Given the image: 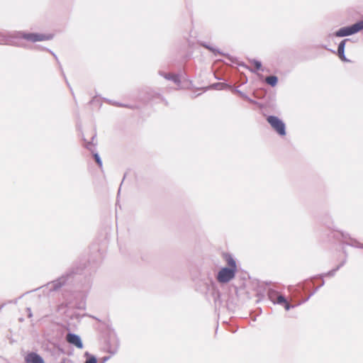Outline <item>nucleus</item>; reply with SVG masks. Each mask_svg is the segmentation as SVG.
<instances>
[{
	"mask_svg": "<svg viewBox=\"0 0 363 363\" xmlns=\"http://www.w3.org/2000/svg\"><path fill=\"white\" fill-rule=\"evenodd\" d=\"M90 277H87L85 267L74 266L69 269L64 274L46 285L50 292L57 291L66 284L80 286V289L86 290L89 287Z\"/></svg>",
	"mask_w": 363,
	"mask_h": 363,
	"instance_id": "nucleus-1",
	"label": "nucleus"
},
{
	"mask_svg": "<svg viewBox=\"0 0 363 363\" xmlns=\"http://www.w3.org/2000/svg\"><path fill=\"white\" fill-rule=\"evenodd\" d=\"M13 38H21L22 39L35 43L44 40H52L54 37L53 34H44L40 33H28L25 31H15L11 35Z\"/></svg>",
	"mask_w": 363,
	"mask_h": 363,
	"instance_id": "nucleus-2",
	"label": "nucleus"
},
{
	"mask_svg": "<svg viewBox=\"0 0 363 363\" xmlns=\"http://www.w3.org/2000/svg\"><path fill=\"white\" fill-rule=\"evenodd\" d=\"M267 295L268 298L274 303L278 304L284 306L286 311H289L291 308H294L295 307L298 306L297 303L295 304H290L286 298L281 294H279V292L272 288H269L267 291Z\"/></svg>",
	"mask_w": 363,
	"mask_h": 363,
	"instance_id": "nucleus-3",
	"label": "nucleus"
},
{
	"mask_svg": "<svg viewBox=\"0 0 363 363\" xmlns=\"http://www.w3.org/2000/svg\"><path fill=\"white\" fill-rule=\"evenodd\" d=\"M199 45H200V46H201V47L207 49L210 52H211L213 54V55H215V56H217L218 55L225 56L228 60H230L233 63L237 64L239 67H242L249 70L250 69V67H249L245 62H238L237 57H233L228 53L223 52L220 49L215 48L204 41L199 42Z\"/></svg>",
	"mask_w": 363,
	"mask_h": 363,
	"instance_id": "nucleus-4",
	"label": "nucleus"
},
{
	"mask_svg": "<svg viewBox=\"0 0 363 363\" xmlns=\"http://www.w3.org/2000/svg\"><path fill=\"white\" fill-rule=\"evenodd\" d=\"M266 120L272 128L281 137L286 135V124L280 118L274 115L267 116Z\"/></svg>",
	"mask_w": 363,
	"mask_h": 363,
	"instance_id": "nucleus-5",
	"label": "nucleus"
},
{
	"mask_svg": "<svg viewBox=\"0 0 363 363\" xmlns=\"http://www.w3.org/2000/svg\"><path fill=\"white\" fill-rule=\"evenodd\" d=\"M237 271L227 267H223L218 271L216 279L220 284H227L233 279Z\"/></svg>",
	"mask_w": 363,
	"mask_h": 363,
	"instance_id": "nucleus-6",
	"label": "nucleus"
},
{
	"mask_svg": "<svg viewBox=\"0 0 363 363\" xmlns=\"http://www.w3.org/2000/svg\"><path fill=\"white\" fill-rule=\"evenodd\" d=\"M336 231L337 233V235H334V237L338 240L341 239L343 245L363 249V244L360 243L357 240L352 238L349 233L340 230Z\"/></svg>",
	"mask_w": 363,
	"mask_h": 363,
	"instance_id": "nucleus-7",
	"label": "nucleus"
},
{
	"mask_svg": "<svg viewBox=\"0 0 363 363\" xmlns=\"http://www.w3.org/2000/svg\"><path fill=\"white\" fill-rule=\"evenodd\" d=\"M96 136V134L95 133L91 137V142H86V140L85 138H83V140L86 143L85 147L86 149H88L91 152L93 159L94 160L95 162L97 164V165L100 168H102V167H103L102 160H101L99 152L94 151V150L93 149V147L96 145V144L94 143V140L95 139Z\"/></svg>",
	"mask_w": 363,
	"mask_h": 363,
	"instance_id": "nucleus-8",
	"label": "nucleus"
},
{
	"mask_svg": "<svg viewBox=\"0 0 363 363\" xmlns=\"http://www.w3.org/2000/svg\"><path fill=\"white\" fill-rule=\"evenodd\" d=\"M356 30L354 26V24L346 26L341 27L333 33L330 34V37L335 36L337 38H343L347 36H350L352 35L356 34Z\"/></svg>",
	"mask_w": 363,
	"mask_h": 363,
	"instance_id": "nucleus-9",
	"label": "nucleus"
},
{
	"mask_svg": "<svg viewBox=\"0 0 363 363\" xmlns=\"http://www.w3.org/2000/svg\"><path fill=\"white\" fill-rule=\"evenodd\" d=\"M15 31L8 33L7 35H4L0 33V45H9L15 47H21L26 48L27 46L26 45H20L16 41L13 40V39H21V38H13L11 36Z\"/></svg>",
	"mask_w": 363,
	"mask_h": 363,
	"instance_id": "nucleus-10",
	"label": "nucleus"
},
{
	"mask_svg": "<svg viewBox=\"0 0 363 363\" xmlns=\"http://www.w3.org/2000/svg\"><path fill=\"white\" fill-rule=\"evenodd\" d=\"M34 48L35 50H45V51L50 52L53 56V57L55 59V60L57 61V64L59 65L60 69L61 71L62 75L63 76L67 86L69 87L72 94L74 96V92H73L72 88L71 87V86H70V84H69V82H68V80H67V77L65 76V72L63 71L62 65H60V61H59L56 54L53 51H52L51 50H50L48 48H46L45 47L40 46V45H35Z\"/></svg>",
	"mask_w": 363,
	"mask_h": 363,
	"instance_id": "nucleus-11",
	"label": "nucleus"
},
{
	"mask_svg": "<svg viewBox=\"0 0 363 363\" xmlns=\"http://www.w3.org/2000/svg\"><path fill=\"white\" fill-rule=\"evenodd\" d=\"M67 340L69 344L75 346L78 349L83 348L84 345H83L82 338L77 334L69 332L67 334Z\"/></svg>",
	"mask_w": 363,
	"mask_h": 363,
	"instance_id": "nucleus-12",
	"label": "nucleus"
},
{
	"mask_svg": "<svg viewBox=\"0 0 363 363\" xmlns=\"http://www.w3.org/2000/svg\"><path fill=\"white\" fill-rule=\"evenodd\" d=\"M25 363H45L44 359L36 352H28L24 357Z\"/></svg>",
	"mask_w": 363,
	"mask_h": 363,
	"instance_id": "nucleus-13",
	"label": "nucleus"
},
{
	"mask_svg": "<svg viewBox=\"0 0 363 363\" xmlns=\"http://www.w3.org/2000/svg\"><path fill=\"white\" fill-rule=\"evenodd\" d=\"M159 74L167 80L172 81L177 85H179L181 83V77L179 74L165 73L164 72L160 71Z\"/></svg>",
	"mask_w": 363,
	"mask_h": 363,
	"instance_id": "nucleus-14",
	"label": "nucleus"
},
{
	"mask_svg": "<svg viewBox=\"0 0 363 363\" xmlns=\"http://www.w3.org/2000/svg\"><path fill=\"white\" fill-rule=\"evenodd\" d=\"M223 257L227 263V267L235 269V270L238 271L235 259L231 254L228 252L223 253Z\"/></svg>",
	"mask_w": 363,
	"mask_h": 363,
	"instance_id": "nucleus-15",
	"label": "nucleus"
},
{
	"mask_svg": "<svg viewBox=\"0 0 363 363\" xmlns=\"http://www.w3.org/2000/svg\"><path fill=\"white\" fill-rule=\"evenodd\" d=\"M229 89L234 94H237L239 96H240L242 99L252 104H257V102L250 98L246 94H245L243 91H240V89H238V88H235V87H233L232 85H231V87H229Z\"/></svg>",
	"mask_w": 363,
	"mask_h": 363,
	"instance_id": "nucleus-16",
	"label": "nucleus"
},
{
	"mask_svg": "<svg viewBox=\"0 0 363 363\" xmlns=\"http://www.w3.org/2000/svg\"><path fill=\"white\" fill-rule=\"evenodd\" d=\"M229 87H231V84L230 83L223 82H215L210 84L209 88L211 89L216 90H224L229 89Z\"/></svg>",
	"mask_w": 363,
	"mask_h": 363,
	"instance_id": "nucleus-17",
	"label": "nucleus"
},
{
	"mask_svg": "<svg viewBox=\"0 0 363 363\" xmlns=\"http://www.w3.org/2000/svg\"><path fill=\"white\" fill-rule=\"evenodd\" d=\"M250 62L252 65H253L255 66L254 68L250 69V71L251 72L257 73V72L259 70L264 71L261 61L256 60V59H252V60H250Z\"/></svg>",
	"mask_w": 363,
	"mask_h": 363,
	"instance_id": "nucleus-18",
	"label": "nucleus"
},
{
	"mask_svg": "<svg viewBox=\"0 0 363 363\" xmlns=\"http://www.w3.org/2000/svg\"><path fill=\"white\" fill-rule=\"evenodd\" d=\"M211 295H212V297H213V299L216 306L217 305L220 306L222 303L221 299H220V296H221L220 292L217 289H213L212 291Z\"/></svg>",
	"mask_w": 363,
	"mask_h": 363,
	"instance_id": "nucleus-19",
	"label": "nucleus"
},
{
	"mask_svg": "<svg viewBox=\"0 0 363 363\" xmlns=\"http://www.w3.org/2000/svg\"><path fill=\"white\" fill-rule=\"evenodd\" d=\"M323 47L325 49L330 51L331 52L337 54L341 61L345 62H351L349 59H347L346 57L345 52H336L335 50L328 48L325 45H323Z\"/></svg>",
	"mask_w": 363,
	"mask_h": 363,
	"instance_id": "nucleus-20",
	"label": "nucleus"
},
{
	"mask_svg": "<svg viewBox=\"0 0 363 363\" xmlns=\"http://www.w3.org/2000/svg\"><path fill=\"white\" fill-rule=\"evenodd\" d=\"M265 81L272 87H274L277 85V84L279 82V78L276 75H272V76L267 77L265 79Z\"/></svg>",
	"mask_w": 363,
	"mask_h": 363,
	"instance_id": "nucleus-21",
	"label": "nucleus"
},
{
	"mask_svg": "<svg viewBox=\"0 0 363 363\" xmlns=\"http://www.w3.org/2000/svg\"><path fill=\"white\" fill-rule=\"evenodd\" d=\"M86 360L84 363H98L97 358L95 355L90 354L89 352L84 353Z\"/></svg>",
	"mask_w": 363,
	"mask_h": 363,
	"instance_id": "nucleus-22",
	"label": "nucleus"
},
{
	"mask_svg": "<svg viewBox=\"0 0 363 363\" xmlns=\"http://www.w3.org/2000/svg\"><path fill=\"white\" fill-rule=\"evenodd\" d=\"M350 40H351L350 38H345L342 40L338 45L337 50L336 52H345L346 43Z\"/></svg>",
	"mask_w": 363,
	"mask_h": 363,
	"instance_id": "nucleus-23",
	"label": "nucleus"
},
{
	"mask_svg": "<svg viewBox=\"0 0 363 363\" xmlns=\"http://www.w3.org/2000/svg\"><path fill=\"white\" fill-rule=\"evenodd\" d=\"M106 101L108 102L109 104L118 106V107H125L128 108H133V106L128 104H122L118 101H113L109 99H106Z\"/></svg>",
	"mask_w": 363,
	"mask_h": 363,
	"instance_id": "nucleus-24",
	"label": "nucleus"
},
{
	"mask_svg": "<svg viewBox=\"0 0 363 363\" xmlns=\"http://www.w3.org/2000/svg\"><path fill=\"white\" fill-rule=\"evenodd\" d=\"M339 270V267H335L334 269L328 271V272L326 273H324V274H321L319 275V277L323 279L325 277H333L335 276V273Z\"/></svg>",
	"mask_w": 363,
	"mask_h": 363,
	"instance_id": "nucleus-25",
	"label": "nucleus"
},
{
	"mask_svg": "<svg viewBox=\"0 0 363 363\" xmlns=\"http://www.w3.org/2000/svg\"><path fill=\"white\" fill-rule=\"evenodd\" d=\"M354 26L357 33L363 30V20H360L354 23Z\"/></svg>",
	"mask_w": 363,
	"mask_h": 363,
	"instance_id": "nucleus-26",
	"label": "nucleus"
},
{
	"mask_svg": "<svg viewBox=\"0 0 363 363\" xmlns=\"http://www.w3.org/2000/svg\"><path fill=\"white\" fill-rule=\"evenodd\" d=\"M293 288V286H290V289ZM294 292L297 293L298 295H300L301 294V291L305 290L306 287L302 284H299L297 287H294Z\"/></svg>",
	"mask_w": 363,
	"mask_h": 363,
	"instance_id": "nucleus-27",
	"label": "nucleus"
},
{
	"mask_svg": "<svg viewBox=\"0 0 363 363\" xmlns=\"http://www.w3.org/2000/svg\"><path fill=\"white\" fill-rule=\"evenodd\" d=\"M312 296H311V294H309L307 297H305L304 299L301 300V301L298 302L297 303V305L299 306H301V304L306 303V301H308L310 298Z\"/></svg>",
	"mask_w": 363,
	"mask_h": 363,
	"instance_id": "nucleus-28",
	"label": "nucleus"
},
{
	"mask_svg": "<svg viewBox=\"0 0 363 363\" xmlns=\"http://www.w3.org/2000/svg\"><path fill=\"white\" fill-rule=\"evenodd\" d=\"M346 262H347V259L345 258L336 267H339V269H340L342 267H343L345 264Z\"/></svg>",
	"mask_w": 363,
	"mask_h": 363,
	"instance_id": "nucleus-29",
	"label": "nucleus"
},
{
	"mask_svg": "<svg viewBox=\"0 0 363 363\" xmlns=\"http://www.w3.org/2000/svg\"><path fill=\"white\" fill-rule=\"evenodd\" d=\"M26 311H28V317L31 318L33 316V313H32L30 308H27Z\"/></svg>",
	"mask_w": 363,
	"mask_h": 363,
	"instance_id": "nucleus-30",
	"label": "nucleus"
},
{
	"mask_svg": "<svg viewBox=\"0 0 363 363\" xmlns=\"http://www.w3.org/2000/svg\"><path fill=\"white\" fill-rule=\"evenodd\" d=\"M318 289H319V287H318V286L316 288H315L313 290V291L310 294L311 296H313L318 291Z\"/></svg>",
	"mask_w": 363,
	"mask_h": 363,
	"instance_id": "nucleus-31",
	"label": "nucleus"
},
{
	"mask_svg": "<svg viewBox=\"0 0 363 363\" xmlns=\"http://www.w3.org/2000/svg\"><path fill=\"white\" fill-rule=\"evenodd\" d=\"M61 363H72V362L70 359H63V360L61 362Z\"/></svg>",
	"mask_w": 363,
	"mask_h": 363,
	"instance_id": "nucleus-32",
	"label": "nucleus"
},
{
	"mask_svg": "<svg viewBox=\"0 0 363 363\" xmlns=\"http://www.w3.org/2000/svg\"><path fill=\"white\" fill-rule=\"evenodd\" d=\"M247 82V77L244 76V79L242 80V84H246Z\"/></svg>",
	"mask_w": 363,
	"mask_h": 363,
	"instance_id": "nucleus-33",
	"label": "nucleus"
},
{
	"mask_svg": "<svg viewBox=\"0 0 363 363\" xmlns=\"http://www.w3.org/2000/svg\"><path fill=\"white\" fill-rule=\"evenodd\" d=\"M321 279H322L321 283H320V285L318 286V287H319V289L320 287H322L323 286H324V284H325V281H324L323 278Z\"/></svg>",
	"mask_w": 363,
	"mask_h": 363,
	"instance_id": "nucleus-34",
	"label": "nucleus"
},
{
	"mask_svg": "<svg viewBox=\"0 0 363 363\" xmlns=\"http://www.w3.org/2000/svg\"><path fill=\"white\" fill-rule=\"evenodd\" d=\"M111 354H114L116 353V350H109L108 351Z\"/></svg>",
	"mask_w": 363,
	"mask_h": 363,
	"instance_id": "nucleus-35",
	"label": "nucleus"
},
{
	"mask_svg": "<svg viewBox=\"0 0 363 363\" xmlns=\"http://www.w3.org/2000/svg\"><path fill=\"white\" fill-rule=\"evenodd\" d=\"M215 78L218 80H223V79L222 77H217V76H215Z\"/></svg>",
	"mask_w": 363,
	"mask_h": 363,
	"instance_id": "nucleus-36",
	"label": "nucleus"
},
{
	"mask_svg": "<svg viewBox=\"0 0 363 363\" xmlns=\"http://www.w3.org/2000/svg\"><path fill=\"white\" fill-rule=\"evenodd\" d=\"M261 296L262 297L264 296V295L262 294H261L260 292H258L257 293V296Z\"/></svg>",
	"mask_w": 363,
	"mask_h": 363,
	"instance_id": "nucleus-37",
	"label": "nucleus"
},
{
	"mask_svg": "<svg viewBox=\"0 0 363 363\" xmlns=\"http://www.w3.org/2000/svg\"><path fill=\"white\" fill-rule=\"evenodd\" d=\"M343 253L345 254V257L347 256V253L346 250H343Z\"/></svg>",
	"mask_w": 363,
	"mask_h": 363,
	"instance_id": "nucleus-38",
	"label": "nucleus"
},
{
	"mask_svg": "<svg viewBox=\"0 0 363 363\" xmlns=\"http://www.w3.org/2000/svg\"><path fill=\"white\" fill-rule=\"evenodd\" d=\"M265 284H266V285H269V283H268V282H265Z\"/></svg>",
	"mask_w": 363,
	"mask_h": 363,
	"instance_id": "nucleus-39",
	"label": "nucleus"
}]
</instances>
